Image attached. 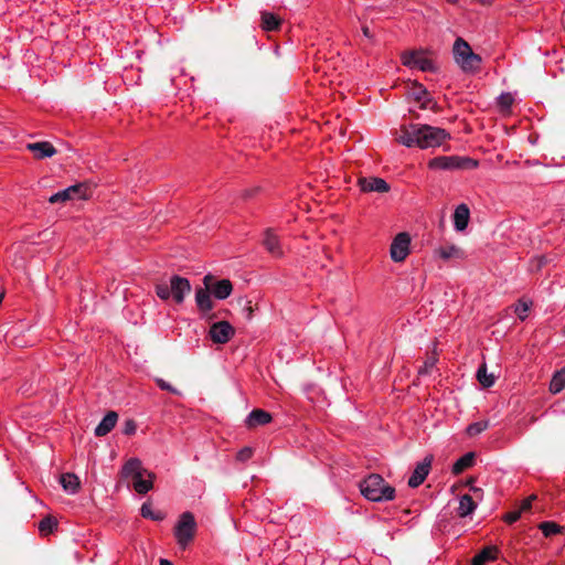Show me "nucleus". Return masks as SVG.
Here are the masks:
<instances>
[{
    "label": "nucleus",
    "mask_w": 565,
    "mask_h": 565,
    "mask_svg": "<svg viewBox=\"0 0 565 565\" xmlns=\"http://www.w3.org/2000/svg\"><path fill=\"white\" fill-rule=\"evenodd\" d=\"M450 138V134L439 127L424 124H411L401 127V134L397 141L411 148L420 149L439 147L445 140Z\"/></svg>",
    "instance_id": "1"
},
{
    "label": "nucleus",
    "mask_w": 565,
    "mask_h": 565,
    "mask_svg": "<svg viewBox=\"0 0 565 565\" xmlns=\"http://www.w3.org/2000/svg\"><path fill=\"white\" fill-rule=\"evenodd\" d=\"M124 478H132V487L139 494H146L153 488L156 475L142 467L138 458H130L126 461L121 469Z\"/></svg>",
    "instance_id": "2"
},
{
    "label": "nucleus",
    "mask_w": 565,
    "mask_h": 565,
    "mask_svg": "<svg viewBox=\"0 0 565 565\" xmlns=\"http://www.w3.org/2000/svg\"><path fill=\"white\" fill-rule=\"evenodd\" d=\"M361 493L370 501H390L395 497V489L381 475L372 473L360 482Z\"/></svg>",
    "instance_id": "3"
},
{
    "label": "nucleus",
    "mask_w": 565,
    "mask_h": 565,
    "mask_svg": "<svg viewBox=\"0 0 565 565\" xmlns=\"http://www.w3.org/2000/svg\"><path fill=\"white\" fill-rule=\"evenodd\" d=\"M454 57L463 72H475L481 63V57L473 53L470 45L461 38L454 43Z\"/></svg>",
    "instance_id": "4"
},
{
    "label": "nucleus",
    "mask_w": 565,
    "mask_h": 565,
    "mask_svg": "<svg viewBox=\"0 0 565 565\" xmlns=\"http://www.w3.org/2000/svg\"><path fill=\"white\" fill-rule=\"evenodd\" d=\"M429 168L440 170H471L478 166V162L469 157H436L429 161Z\"/></svg>",
    "instance_id": "5"
},
{
    "label": "nucleus",
    "mask_w": 565,
    "mask_h": 565,
    "mask_svg": "<svg viewBox=\"0 0 565 565\" xmlns=\"http://www.w3.org/2000/svg\"><path fill=\"white\" fill-rule=\"evenodd\" d=\"M195 531L196 522L194 515L191 512L182 513L174 529V535L178 544L182 548H185L194 539Z\"/></svg>",
    "instance_id": "6"
},
{
    "label": "nucleus",
    "mask_w": 565,
    "mask_h": 565,
    "mask_svg": "<svg viewBox=\"0 0 565 565\" xmlns=\"http://www.w3.org/2000/svg\"><path fill=\"white\" fill-rule=\"evenodd\" d=\"M92 184L87 182L73 184L55 194H53L49 202L54 203H63L70 200L81 199L87 200L92 195Z\"/></svg>",
    "instance_id": "7"
},
{
    "label": "nucleus",
    "mask_w": 565,
    "mask_h": 565,
    "mask_svg": "<svg viewBox=\"0 0 565 565\" xmlns=\"http://www.w3.org/2000/svg\"><path fill=\"white\" fill-rule=\"evenodd\" d=\"M203 285L210 288L212 295L220 300L226 299L233 291V285L230 279L217 280L212 274L204 276Z\"/></svg>",
    "instance_id": "8"
},
{
    "label": "nucleus",
    "mask_w": 565,
    "mask_h": 565,
    "mask_svg": "<svg viewBox=\"0 0 565 565\" xmlns=\"http://www.w3.org/2000/svg\"><path fill=\"white\" fill-rule=\"evenodd\" d=\"M403 64L408 67H417L423 72H433L435 66L431 60L427 58L423 52L411 51L402 55Z\"/></svg>",
    "instance_id": "9"
},
{
    "label": "nucleus",
    "mask_w": 565,
    "mask_h": 565,
    "mask_svg": "<svg viewBox=\"0 0 565 565\" xmlns=\"http://www.w3.org/2000/svg\"><path fill=\"white\" fill-rule=\"evenodd\" d=\"M411 237L403 232L395 236L391 245V257L394 262H403L409 253Z\"/></svg>",
    "instance_id": "10"
},
{
    "label": "nucleus",
    "mask_w": 565,
    "mask_h": 565,
    "mask_svg": "<svg viewBox=\"0 0 565 565\" xmlns=\"http://www.w3.org/2000/svg\"><path fill=\"white\" fill-rule=\"evenodd\" d=\"M210 337L214 343L224 344L231 340L235 330L227 321H218L211 326Z\"/></svg>",
    "instance_id": "11"
},
{
    "label": "nucleus",
    "mask_w": 565,
    "mask_h": 565,
    "mask_svg": "<svg viewBox=\"0 0 565 565\" xmlns=\"http://www.w3.org/2000/svg\"><path fill=\"white\" fill-rule=\"evenodd\" d=\"M171 295L177 303H182L185 296L191 291L189 279L174 275L170 279Z\"/></svg>",
    "instance_id": "12"
},
{
    "label": "nucleus",
    "mask_w": 565,
    "mask_h": 565,
    "mask_svg": "<svg viewBox=\"0 0 565 565\" xmlns=\"http://www.w3.org/2000/svg\"><path fill=\"white\" fill-rule=\"evenodd\" d=\"M358 185L360 186L362 192H379L385 193L390 191V184L382 178L371 177L364 178L361 177L358 180Z\"/></svg>",
    "instance_id": "13"
},
{
    "label": "nucleus",
    "mask_w": 565,
    "mask_h": 565,
    "mask_svg": "<svg viewBox=\"0 0 565 565\" xmlns=\"http://www.w3.org/2000/svg\"><path fill=\"white\" fill-rule=\"evenodd\" d=\"M431 465V457H426L423 462L418 463L408 479V486L411 488H417L420 486L429 473Z\"/></svg>",
    "instance_id": "14"
},
{
    "label": "nucleus",
    "mask_w": 565,
    "mask_h": 565,
    "mask_svg": "<svg viewBox=\"0 0 565 565\" xmlns=\"http://www.w3.org/2000/svg\"><path fill=\"white\" fill-rule=\"evenodd\" d=\"M25 148L31 151L35 159L51 158L56 153V149L49 141H38L26 143Z\"/></svg>",
    "instance_id": "15"
},
{
    "label": "nucleus",
    "mask_w": 565,
    "mask_h": 565,
    "mask_svg": "<svg viewBox=\"0 0 565 565\" xmlns=\"http://www.w3.org/2000/svg\"><path fill=\"white\" fill-rule=\"evenodd\" d=\"M211 289L205 286L196 288L195 290V302L200 312L203 316H206V313L210 312L214 307V302L211 298Z\"/></svg>",
    "instance_id": "16"
},
{
    "label": "nucleus",
    "mask_w": 565,
    "mask_h": 565,
    "mask_svg": "<svg viewBox=\"0 0 565 565\" xmlns=\"http://www.w3.org/2000/svg\"><path fill=\"white\" fill-rule=\"evenodd\" d=\"M271 422V415L260 408H256L249 413L245 419V424L248 428H256L258 426L266 425Z\"/></svg>",
    "instance_id": "17"
},
{
    "label": "nucleus",
    "mask_w": 565,
    "mask_h": 565,
    "mask_svg": "<svg viewBox=\"0 0 565 565\" xmlns=\"http://www.w3.org/2000/svg\"><path fill=\"white\" fill-rule=\"evenodd\" d=\"M263 245L265 246L267 252L269 254H271L273 256H275V257L282 256V249L280 247L279 239H278L277 235L273 232L271 228L266 230Z\"/></svg>",
    "instance_id": "18"
},
{
    "label": "nucleus",
    "mask_w": 565,
    "mask_h": 565,
    "mask_svg": "<svg viewBox=\"0 0 565 565\" xmlns=\"http://www.w3.org/2000/svg\"><path fill=\"white\" fill-rule=\"evenodd\" d=\"M282 20L275 13L268 11L260 12V28L266 32L278 31Z\"/></svg>",
    "instance_id": "19"
},
{
    "label": "nucleus",
    "mask_w": 565,
    "mask_h": 565,
    "mask_svg": "<svg viewBox=\"0 0 565 565\" xmlns=\"http://www.w3.org/2000/svg\"><path fill=\"white\" fill-rule=\"evenodd\" d=\"M470 218V211L466 204H459L454 213V224L458 232L467 228Z\"/></svg>",
    "instance_id": "20"
},
{
    "label": "nucleus",
    "mask_w": 565,
    "mask_h": 565,
    "mask_svg": "<svg viewBox=\"0 0 565 565\" xmlns=\"http://www.w3.org/2000/svg\"><path fill=\"white\" fill-rule=\"evenodd\" d=\"M118 420V414L114 411L108 412L102 422L95 428V435L98 437L107 435Z\"/></svg>",
    "instance_id": "21"
},
{
    "label": "nucleus",
    "mask_w": 565,
    "mask_h": 565,
    "mask_svg": "<svg viewBox=\"0 0 565 565\" xmlns=\"http://www.w3.org/2000/svg\"><path fill=\"white\" fill-rule=\"evenodd\" d=\"M498 548L495 546H486L471 561V565H486L488 562L495 561Z\"/></svg>",
    "instance_id": "22"
},
{
    "label": "nucleus",
    "mask_w": 565,
    "mask_h": 565,
    "mask_svg": "<svg viewBox=\"0 0 565 565\" xmlns=\"http://www.w3.org/2000/svg\"><path fill=\"white\" fill-rule=\"evenodd\" d=\"M63 489L70 493H75L79 489V479L74 473H63L60 478Z\"/></svg>",
    "instance_id": "23"
},
{
    "label": "nucleus",
    "mask_w": 565,
    "mask_h": 565,
    "mask_svg": "<svg viewBox=\"0 0 565 565\" xmlns=\"http://www.w3.org/2000/svg\"><path fill=\"white\" fill-rule=\"evenodd\" d=\"M475 462V454L467 452L461 458H459L452 466V473L460 475L466 469L470 468Z\"/></svg>",
    "instance_id": "24"
},
{
    "label": "nucleus",
    "mask_w": 565,
    "mask_h": 565,
    "mask_svg": "<svg viewBox=\"0 0 565 565\" xmlns=\"http://www.w3.org/2000/svg\"><path fill=\"white\" fill-rule=\"evenodd\" d=\"M477 380L484 387H491L495 382V375L493 373H488L487 364L482 363L477 371Z\"/></svg>",
    "instance_id": "25"
},
{
    "label": "nucleus",
    "mask_w": 565,
    "mask_h": 565,
    "mask_svg": "<svg viewBox=\"0 0 565 565\" xmlns=\"http://www.w3.org/2000/svg\"><path fill=\"white\" fill-rule=\"evenodd\" d=\"M476 502L469 494H463L459 500L458 515L465 518L471 514L476 509Z\"/></svg>",
    "instance_id": "26"
},
{
    "label": "nucleus",
    "mask_w": 565,
    "mask_h": 565,
    "mask_svg": "<svg viewBox=\"0 0 565 565\" xmlns=\"http://www.w3.org/2000/svg\"><path fill=\"white\" fill-rule=\"evenodd\" d=\"M565 388V369L557 371L550 383V391L553 394H557Z\"/></svg>",
    "instance_id": "27"
},
{
    "label": "nucleus",
    "mask_w": 565,
    "mask_h": 565,
    "mask_svg": "<svg viewBox=\"0 0 565 565\" xmlns=\"http://www.w3.org/2000/svg\"><path fill=\"white\" fill-rule=\"evenodd\" d=\"M539 529L545 537H551L552 535L562 534L564 532V526L551 521L540 523Z\"/></svg>",
    "instance_id": "28"
},
{
    "label": "nucleus",
    "mask_w": 565,
    "mask_h": 565,
    "mask_svg": "<svg viewBox=\"0 0 565 565\" xmlns=\"http://www.w3.org/2000/svg\"><path fill=\"white\" fill-rule=\"evenodd\" d=\"M56 526H57V521L55 518H53L51 515L43 518L39 523V530L44 535L52 533Z\"/></svg>",
    "instance_id": "29"
},
{
    "label": "nucleus",
    "mask_w": 565,
    "mask_h": 565,
    "mask_svg": "<svg viewBox=\"0 0 565 565\" xmlns=\"http://www.w3.org/2000/svg\"><path fill=\"white\" fill-rule=\"evenodd\" d=\"M140 512H141V515L146 519H151V520H154V521H161L164 519V514L162 512H153L152 509H151V504L149 502H145L142 505H141V509H140Z\"/></svg>",
    "instance_id": "30"
},
{
    "label": "nucleus",
    "mask_w": 565,
    "mask_h": 565,
    "mask_svg": "<svg viewBox=\"0 0 565 565\" xmlns=\"http://www.w3.org/2000/svg\"><path fill=\"white\" fill-rule=\"evenodd\" d=\"M409 95L412 96V98H414V100L422 102L423 98L428 96V90L425 88L424 85H422L417 82H414L412 85Z\"/></svg>",
    "instance_id": "31"
},
{
    "label": "nucleus",
    "mask_w": 565,
    "mask_h": 565,
    "mask_svg": "<svg viewBox=\"0 0 565 565\" xmlns=\"http://www.w3.org/2000/svg\"><path fill=\"white\" fill-rule=\"evenodd\" d=\"M488 427H489V422L481 420V422L470 424L467 427L466 431H467L468 436L473 437V436H477V435L481 434L482 431H484Z\"/></svg>",
    "instance_id": "32"
},
{
    "label": "nucleus",
    "mask_w": 565,
    "mask_h": 565,
    "mask_svg": "<svg viewBox=\"0 0 565 565\" xmlns=\"http://www.w3.org/2000/svg\"><path fill=\"white\" fill-rule=\"evenodd\" d=\"M438 254L443 259H450L452 257H459L461 254V250L457 246L451 245V246H447V247H440L438 249Z\"/></svg>",
    "instance_id": "33"
},
{
    "label": "nucleus",
    "mask_w": 565,
    "mask_h": 565,
    "mask_svg": "<svg viewBox=\"0 0 565 565\" xmlns=\"http://www.w3.org/2000/svg\"><path fill=\"white\" fill-rule=\"evenodd\" d=\"M437 361H438V359H437L436 353H433L431 355H429L426 359V361L424 362V365L418 370V374L419 375H427V374H429L430 370L435 366Z\"/></svg>",
    "instance_id": "34"
},
{
    "label": "nucleus",
    "mask_w": 565,
    "mask_h": 565,
    "mask_svg": "<svg viewBox=\"0 0 565 565\" xmlns=\"http://www.w3.org/2000/svg\"><path fill=\"white\" fill-rule=\"evenodd\" d=\"M156 294L157 296L162 299V300H168L172 295H171V287L170 285L163 282V284H158L156 286Z\"/></svg>",
    "instance_id": "35"
},
{
    "label": "nucleus",
    "mask_w": 565,
    "mask_h": 565,
    "mask_svg": "<svg viewBox=\"0 0 565 565\" xmlns=\"http://www.w3.org/2000/svg\"><path fill=\"white\" fill-rule=\"evenodd\" d=\"M531 302L520 300L519 303L515 307V313L521 320H524L526 318V313L530 310Z\"/></svg>",
    "instance_id": "36"
},
{
    "label": "nucleus",
    "mask_w": 565,
    "mask_h": 565,
    "mask_svg": "<svg viewBox=\"0 0 565 565\" xmlns=\"http://www.w3.org/2000/svg\"><path fill=\"white\" fill-rule=\"evenodd\" d=\"M156 383L157 385L163 390V391H168L172 394H175V395H179L180 394V391L175 387H173L172 385H170L168 382H166L163 379H160V377H157L156 379Z\"/></svg>",
    "instance_id": "37"
},
{
    "label": "nucleus",
    "mask_w": 565,
    "mask_h": 565,
    "mask_svg": "<svg viewBox=\"0 0 565 565\" xmlns=\"http://www.w3.org/2000/svg\"><path fill=\"white\" fill-rule=\"evenodd\" d=\"M253 452H254V451H253V448H250V447H244V448H242V449L237 452V455H236V459H237L238 461L245 462V461H247L248 459H250V458H252Z\"/></svg>",
    "instance_id": "38"
},
{
    "label": "nucleus",
    "mask_w": 565,
    "mask_h": 565,
    "mask_svg": "<svg viewBox=\"0 0 565 565\" xmlns=\"http://www.w3.org/2000/svg\"><path fill=\"white\" fill-rule=\"evenodd\" d=\"M513 103V97L511 94L505 93L501 94L499 97V105L502 109H509Z\"/></svg>",
    "instance_id": "39"
},
{
    "label": "nucleus",
    "mask_w": 565,
    "mask_h": 565,
    "mask_svg": "<svg viewBox=\"0 0 565 565\" xmlns=\"http://www.w3.org/2000/svg\"><path fill=\"white\" fill-rule=\"evenodd\" d=\"M420 103V108L422 109H431L434 111H438V106H437V103L434 102L431 98H429L428 96H426L425 98H423Z\"/></svg>",
    "instance_id": "40"
},
{
    "label": "nucleus",
    "mask_w": 565,
    "mask_h": 565,
    "mask_svg": "<svg viewBox=\"0 0 565 565\" xmlns=\"http://www.w3.org/2000/svg\"><path fill=\"white\" fill-rule=\"evenodd\" d=\"M536 498H537V497H536L535 494H532V495H530L529 498H526V499L521 503L520 508L518 509L519 511H521V514H522L523 512H527V511H530V510H531V508H532V502H533L534 500H536Z\"/></svg>",
    "instance_id": "41"
},
{
    "label": "nucleus",
    "mask_w": 565,
    "mask_h": 565,
    "mask_svg": "<svg viewBox=\"0 0 565 565\" xmlns=\"http://www.w3.org/2000/svg\"><path fill=\"white\" fill-rule=\"evenodd\" d=\"M136 429H137V425H136L135 420L134 419H128L125 423L122 433L125 435H134L136 433Z\"/></svg>",
    "instance_id": "42"
},
{
    "label": "nucleus",
    "mask_w": 565,
    "mask_h": 565,
    "mask_svg": "<svg viewBox=\"0 0 565 565\" xmlns=\"http://www.w3.org/2000/svg\"><path fill=\"white\" fill-rule=\"evenodd\" d=\"M521 518V511L515 510L505 514L504 521L509 524L516 522Z\"/></svg>",
    "instance_id": "43"
},
{
    "label": "nucleus",
    "mask_w": 565,
    "mask_h": 565,
    "mask_svg": "<svg viewBox=\"0 0 565 565\" xmlns=\"http://www.w3.org/2000/svg\"><path fill=\"white\" fill-rule=\"evenodd\" d=\"M260 190L259 186H254V188H250V189H246L242 192V198L244 200H249L250 198H253L256 193H258Z\"/></svg>",
    "instance_id": "44"
},
{
    "label": "nucleus",
    "mask_w": 565,
    "mask_h": 565,
    "mask_svg": "<svg viewBox=\"0 0 565 565\" xmlns=\"http://www.w3.org/2000/svg\"><path fill=\"white\" fill-rule=\"evenodd\" d=\"M243 312H244L245 318L247 320H252L253 319L254 308H253L250 301H246L245 302V306L243 308Z\"/></svg>",
    "instance_id": "45"
},
{
    "label": "nucleus",
    "mask_w": 565,
    "mask_h": 565,
    "mask_svg": "<svg viewBox=\"0 0 565 565\" xmlns=\"http://www.w3.org/2000/svg\"><path fill=\"white\" fill-rule=\"evenodd\" d=\"M362 33L365 38L372 40L373 39V34L371 33L369 26L364 25L362 26Z\"/></svg>",
    "instance_id": "46"
},
{
    "label": "nucleus",
    "mask_w": 565,
    "mask_h": 565,
    "mask_svg": "<svg viewBox=\"0 0 565 565\" xmlns=\"http://www.w3.org/2000/svg\"><path fill=\"white\" fill-rule=\"evenodd\" d=\"M160 565H173V564L170 561H168V559L161 558L160 559Z\"/></svg>",
    "instance_id": "47"
},
{
    "label": "nucleus",
    "mask_w": 565,
    "mask_h": 565,
    "mask_svg": "<svg viewBox=\"0 0 565 565\" xmlns=\"http://www.w3.org/2000/svg\"><path fill=\"white\" fill-rule=\"evenodd\" d=\"M545 263V257H541L537 264V269L541 268V266Z\"/></svg>",
    "instance_id": "48"
},
{
    "label": "nucleus",
    "mask_w": 565,
    "mask_h": 565,
    "mask_svg": "<svg viewBox=\"0 0 565 565\" xmlns=\"http://www.w3.org/2000/svg\"><path fill=\"white\" fill-rule=\"evenodd\" d=\"M480 3L487 6V4H491L493 0H478Z\"/></svg>",
    "instance_id": "49"
},
{
    "label": "nucleus",
    "mask_w": 565,
    "mask_h": 565,
    "mask_svg": "<svg viewBox=\"0 0 565 565\" xmlns=\"http://www.w3.org/2000/svg\"><path fill=\"white\" fill-rule=\"evenodd\" d=\"M413 116H414V118H416V119H418V118H419V115H418V114H416V113H415Z\"/></svg>",
    "instance_id": "50"
},
{
    "label": "nucleus",
    "mask_w": 565,
    "mask_h": 565,
    "mask_svg": "<svg viewBox=\"0 0 565 565\" xmlns=\"http://www.w3.org/2000/svg\"><path fill=\"white\" fill-rule=\"evenodd\" d=\"M448 1H449V2H451V3H455V2H457V0H448Z\"/></svg>",
    "instance_id": "51"
}]
</instances>
